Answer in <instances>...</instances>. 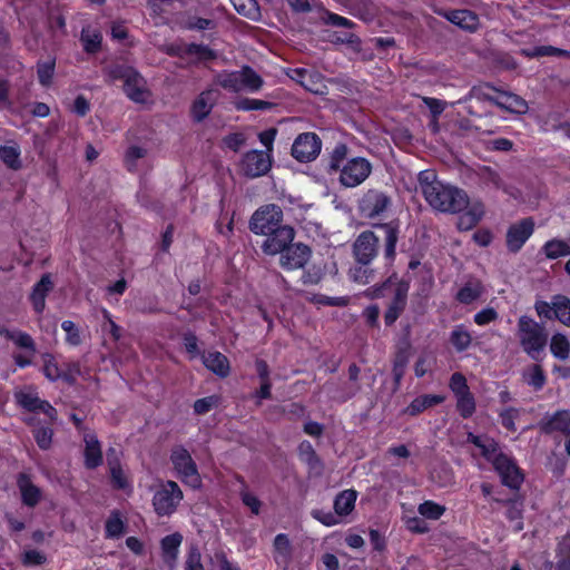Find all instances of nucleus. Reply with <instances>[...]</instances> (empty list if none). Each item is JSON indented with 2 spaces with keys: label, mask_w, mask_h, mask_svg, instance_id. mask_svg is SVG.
<instances>
[{
  "label": "nucleus",
  "mask_w": 570,
  "mask_h": 570,
  "mask_svg": "<svg viewBox=\"0 0 570 570\" xmlns=\"http://www.w3.org/2000/svg\"><path fill=\"white\" fill-rule=\"evenodd\" d=\"M419 185L425 200L435 210L454 214L469 205L464 190L440 181L431 170L420 171Z\"/></svg>",
  "instance_id": "1"
},
{
  "label": "nucleus",
  "mask_w": 570,
  "mask_h": 570,
  "mask_svg": "<svg viewBox=\"0 0 570 570\" xmlns=\"http://www.w3.org/2000/svg\"><path fill=\"white\" fill-rule=\"evenodd\" d=\"M518 337L522 350L532 360L539 358L548 341L544 327L525 315L518 321Z\"/></svg>",
  "instance_id": "2"
},
{
  "label": "nucleus",
  "mask_w": 570,
  "mask_h": 570,
  "mask_svg": "<svg viewBox=\"0 0 570 570\" xmlns=\"http://www.w3.org/2000/svg\"><path fill=\"white\" fill-rule=\"evenodd\" d=\"M356 499L357 491L353 489L343 490L334 499V512L314 509L311 511V515L326 527L337 525L345 522L346 518L353 512Z\"/></svg>",
  "instance_id": "3"
},
{
  "label": "nucleus",
  "mask_w": 570,
  "mask_h": 570,
  "mask_svg": "<svg viewBox=\"0 0 570 570\" xmlns=\"http://www.w3.org/2000/svg\"><path fill=\"white\" fill-rule=\"evenodd\" d=\"M283 219V212L279 206L269 204L258 208L252 216L249 228L254 234L268 235L279 229Z\"/></svg>",
  "instance_id": "4"
},
{
  "label": "nucleus",
  "mask_w": 570,
  "mask_h": 570,
  "mask_svg": "<svg viewBox=\"0 0 570 570\" xmlns=\"http://www.w3.org/2000/svg\"><path fill=\"white\" fill-rule=\"evenodd\" d=\"M183 500V491L174 481L163 483L155 492L153 505L160 517L174 513Z\"/></svg>",
  "instance_id": "5"
},
{
  "label": "nucleus",
  "mask_w": 570,
  "mask_h": 570,
  "mask_svg": "<svg viewBox=\"0 0 570 570\" xmlns=\"http://www.w3.org/2000/svg\"><path fill=\"white\" fill-rule=\"evenodd\" d=\"M391 206V197L379 189H368L358 202L360 214L368 219L382 218Z\"/></svg>",
  "instance_id": "6"
},
{
  "label": "nucleus",
  "mask_w": 570,
  "mask_h": 570,
  "mask_svg": "<svg viewBox=\"0 0 570 570\" xmlns=\"http://www.w3.org/2000/svg\"><path fill=\"white\" fill-rule=\"evenodd\" d=\"M170 459L176 472L183 482L190 485L191 488L200 487L202 480L197 471V466L186 449H174Z\"/></svg>",
  "instance_id": "7"
},
{
  "label": "nucleus",
  "mask_w": 570,
  "mask_h": 570,
  "mask_svg": "<svg viewBox=\"0 0 570 570\" xmlns=\"http://www.w3.org/2000/svg\"><path fill=\"white\" fill-rule=\"evenodd\" d=\"M372 165L363 157L346 160L340 170V181L345 187L361 185L371 174Z\"/></svg>",
  "instance_id": "8"
},
{
  "label": "nucleus",
  "mask_w": 570,
  "mask_h": 570,
  "mask_svg": "<svg viewBox=\"0 0 570 570\" xmlns=\"http://www.w3.org/2000/svg\"><path fill=\"white\" fill-rule=\"evenodd\" d=\"M17 403L29 412H42L50 422L56 421L57 411L47 401L41 400L38 392L32 386H27L16 392Z\"/></svg>",
  "instance_id": "9"
},
{
  "label": "nucleus",
  "mask_w": 570,
  "mask_h": 570,
  "mask_svg": "<svg viewBox=\"0 0 570 570\" xmlns=\"http://www.w3.org/2000/svg\"><path fill=\"white\" fill-rule=\"evenodd\" d=\"M322 141L314 132H303L296 137L292 146V155L302 163L314 160L321 153Z\"/></svg>",
  "instance_id": "10"
},
{
  "label": "nucleus",
  "mask_w": 570,
  "mask_h": 570,
  "mask_svg": "<svg viewBox=\"0 0 570 570\" xmlns=\"http://www.w3.org/2000/svg\"><path fill=\"white\" fill-rule=\"evenodd\" d=\"M272 166V157L268 151L250 150L246 153L240 161V171L250 178L265 175Z\"/></svg>",
  "instance_id": "11"
},
{
  "label": "nucleus",
  "mask_w": 570,
  "mask_h": 570,
  "mask_svg": "<svg viewBox=\"0 0 570 570\" xmlns=\"http://www.w3.org/2000/svg\"><path fill=\"white\" fill-rule=\"evenodd\" d=\"M121 78H124V90L130 100L138 104H146L150 100L151 95L146 80L136 70L126 69Z\"/></svg>",
  "instance_id": "12"
},
{
  "label": "nucleus",
  "mask_w": 570,
  "mask_h": 570,
  "mask_svg": "<svg viewBox=\"0 0 570 570\" xmlns=\"http://www.w3.org/2000/svg\"><path fill=\"white\" fill-rule=\"evenodd\" d=\"M492 465L500 475L501 482L504 485L514 490L520 488L523 481V475L515 462L509 455L502 453L494 460Z\"/></svg>",
  "instance_id": "13"
},
{
  "label": "nucleus",
  "mask_w": 570,
  "mask_h": 570,
  "mask_svg": "<svg viewBox=\"0 0 570 570\" xmlns=\"http://www.w3.org/2000/svg\"><path fill=\"white\" fill-rule=\"evenodd\" d=\"M379 237L371 230L361 233L353 244V255L357 263H372L377 255Z\"/></svg>",
  "instance_id": "14"
},
{
  "label": "nucleus",
  "mask_w": 570,
  "mask_h": 570,
  "mask_svg": "<svg viewBox=\"0 0 570 570\" xmlns=\"http://www.w3.org/2000/svg\"><path fill=\"white\" fill-rule=\"evenodd\" d=\"M267 238L262 244V249L267 255L282 254L285 248L293 242L295 230L288 225L282 226L279 229L266 235Z\"/></svg>",
  "instance_id": "15"
},
{
  "label": "nucleus",
  "mask_w": 570,
  "mask_h": 570,
  "mask_svg": "<svg viewBox=\"0 0 570 570\" xmlns=\"http://www.w3.org/2000/svg\"><path fill=\"white\" fill-rule=\"evenodd\" d=\"M219 98V92L216 89L209 88L202 91L193 101L190 107V116L194 121L202 122L212 112L214 106Z\"/></svg>",
  "instance_id": "16"
},
{
  "label": "nucleus",
  "mask_w": 570,
  "mask_h": 570,
  "mask_svg": "<svg viewBox=\"0 0 570 570\" xmlns=\"http://www.w3.org/2000/svg\"><path fill=\"white\" fill-rule=\"evenodd\" d=\"M311 256L309 248L304 244L288 245L281 254V266L287 271L298 269L304 267Z\"/></svg>",
  "instance_id": "17"
},
{
  "label": "nucleus",
  "mask_w": 570,
  "mask_h": 570,
  "mask_svg": "<svg viewBox=\"0 0 570 570\" xmlns=\"http://www.w3.org/2000/svg\"><path fill=\"white\" fill-rule=\"evenodd\" d=\"M534 223L530 218L512 225L507 234V246L511 252H518L532 235Z\"/></svg>",
  "instance_id": "18"
},
{
  "label": "nucleus",
  "mask_w": 570,
  "mask_h": 570,
  "mask_svg": "<svg viewBox=\"0 0 570 570\" xmlns=\"http://www.w3.org/2000/svg\"><path fill=\"white\" fill-rule=\"evenodd\" d=\"M291 78L313 94L323 95L326 92L324 78L317 71L296 68L292 70Z\"/></svg>",
  "instance_id": "19"
},
{
  "label": "nucleus",
  "mask_w": 570,
  "mask_h": 570,
  "mask_svg": "<svg viewBox=\"0 0 570 570\" xmlns=\"http://www.w3.org/2000/svg\"><path fill=\"white\" fill-rule=\"evenodd\" d=\"M273 558L282 570H287L293 559V546L285 533H279L273 542Z\"/></svg>",
  "instance_id": "20"
},
{
  "label": "nucleus",
  "mask_w": 570,
  "mask_h": 570,
  "mask_svg": "<svg viewBox=\"0 0 570 570\" xmlns=\"http://www.w3.org/2000/svg\"><path fill=\"white\" fill-rule=\"evenodd\" d=\"M451 23L463 30L473 32L479 28L480 20L476 13L468 9H458L440 12Z\"/></svg>",
  "instance_id": "21"
},
{
  "label": "nucleus",
  "mask_w": 570,
  "mask_h": 570,
  "mask_svg": "<svg viewBox=\"0 0 570 570\" xmlns=\"http://www.w3.org/2000/svg\"><path fill=\"white\" fill-rule=\"evenodd\" d=\"M83 459L87 469H96L102 463V450L97 435L91 432L83 434Z\"/></svg>",
  "instance_id": "22"
},
{
  "label": "nucleus",
  "mask_w": 570,
  "mask_h": 570,
  "mask_svg": "<svg viewBox=\"0 0 570 570\" xmlns=\"http://www.w3.org/2000/svg\"><path fill=\"white\" fill-rule=\"evenodd\" d=\"M543 429L547 432H560L567 435L566 452L570 455V411L561 410L552 414L544 423Z\"/></svg>",
  "instance_id": "23"
},
{
  "label": "nucleus",
  "mask_w": 570,
  "mask_h": 570,
  "mask_svg": "<svg viewBox=\"0 0 570 570\" xmlns=\"http://www.w3.org/2000/svg\"><path fill=\"white\" fill-rule=\"evenodd\" d=\"M53 289V282L49 273L43 274L38 283L32 287L30 301L33 309L40 314L46 308V297Z\"/></svg>",
  "instance_id": "24"
},
{
  "label": "nucleus",
  "mask_w": 570,
  "mask_h": 570,
  "mask_svg": "<svg viewBox=\"0 0 570 570\" xmlns=\"http://www.w3.org/2000/svg\"><path fill=\"white\" fill-rule=\"evenodd\" d=\"M466 440L474 444L480 450L481 455L491 463L502 454L498 443L487 435H474L473 433H469Z\"/></svg>",
  "instance_id": "25"
},
{
  "label": "nucleus",
  "mask_w": 570,
  "mask_h": 570,
  "mask_svg": "<svg viewBox=\"0 0 570 570\" xmlns=\"http://www.w3.org/2000/svg\"><path fill=\"white\" fill-rule=\"evenodd\" d=\"M181 542L183 535L177 532L166 535L160 542L163 559L169 568H174L177 563Z\"/></svg>",
  "instance_id": "26"
},
{
  "label": "nucleus",
  "mask_w": 570,
  "mask_h": 570,
  "mask_svg": "<svg viewBox=\"0 0 570 570\" xmlns=\"http://www.w3.org/2000/svg\"><path fill=\"white\" fill-rule=\"evenodd\" d=\"M409 287L404 284H399L394 292L393 301L391 302L384 315L386 325H392L401 315L405 307Z\"/></svg>",
  "instance_id": "27"
},
{
  "label": "nucleus",
  "mask_w": 570,
  "mask_h": 570,
  "mask_svg": "<svg viewBox=\"0 0 570 570\" xmlns=\"http://www.w3.org/2000/svg\"><path fill=\"white\" fill-rule=\"evenodd\" d=\"M464 209L466 210L458 219V228L460 230H470L482 219L484 206L481 202L475 200L469 202Z\"/></svg>",
  "instance_id": "28"
},
{
  "label": "nucleus",
  "mask_w": 570,
  "mask_h": 570,
  "mask_svg": "<svg viewBox=\"0 0 570 570\" xmlns=\"http://www.w3.org/2000/svg\"><path fill=\"white\" fill-rule=\"evenodd\" d=\"M384 233V257L392 262L395 257V247L399 240L400 227L396 222H390L377 226Z\"/></svg>",
  "instance_id": "29"
},
{
  "label": "nucleus",
  "mask_w": 570,
  "mask_h": 570,
  "mask_svg": "<svg viewBox=\"0 0 570 570\" xmlns=\"http://www.w3.org/2000/svg\"><path fill=\"white\" fill-rule=\"evenodd\" d=\"M490 100L501 109L510 112L523 115L529 109L527 101L522 97L512 92H502L499 98Z\"/></svg>",
  "instance_id": "30"
},
{
  "label": "nucleus",
  "mask_w": 570,
  "mask_h": 570,
  "mask_svg": "<svg viewBox=\"0 0 570 570\" xmlns=\"http://www.w3.org/2000/svg\"><path fill=\"white\" fill-rule=\"evenodd\" d=\"M18 488L21 493V500L23 504L28 507H35L41 499L40 489L35 485L31 479L26 474H20L18 478Z\"/></svg>",
  "instance_id": "31"
},
{
  "label": "nucleus",
  "mask_w": 570,
  "mask_h": 570,
  "mask_svg": "<svg viewBox=\"0 0 570 570\" xmlns=\"http://www.w3.org/2000/svg\"><path fill=\"white\" fill-rule=\"evenodd\" d=\"M204 365L220 377H226L230 372L228 358L219 352H209L203 356Z\"/></svg>",
  "instance_id": "32"
},
{
  "label": "nucleus",
  "mask_w": 570,
  "mask_h": 570,
  "mask_svg": "<svg viewBox=\"0 0 570 570\" xmlns=\"http://www.w3.org/2000/svg\"><path fill=\"white\" fill-rule=\"evenodd\" d=\"M0 335L12 341L18 347L26 350L30 355L37 352L33 338L26 332L0 327Z\"/></svg>",
  "instance_id": "33"
},
{
  "label": "nucleus",
  "mask_w": 570,
  "mask_h": 570,
  "mask_svg": "<svg viewBox=\"0 0 570 570\" xmlns=\"http://www.w3.org/2000/svg\"><path fill=\"white\" fill-rule=\"evenodd\" d=\"M444 401V397L435 394H424L415 397L409 406L404 410V413L411 416H416L429 407L438 405Z\"/></svg>",
  "instance_id": "34"
},
{
  "label": "nucleus",
  "mask_w": 570,
  "mask_h": 570,
  "mask_svg": "<svg viewBox=\"0 0 570 570\" xmlns=\"http://www.w3.org/2000/svg\"><path fill=\"white\" fill-rule=\"evenodd\" d=\"M110 476L112 483L118 489H125L128 485L127 478L120 466V462L117 458V452L115 449H110L107 454Z\"/></svg>",
  "instance_id": "35"
},
{
  "label": "nucleus",
  "mask_w": 570,
  "mask_h": 570,
  "mask_svg": "<svg viewBox=\"0 0 570 570\" xmlns=\"http://www.w3.org/2000/svg\"><path fill=\"white\" fill-rule=\"evenodd\" d=\"M216 82L232 92L244 91L242 69L233 72H223L216 77Z\"/></svg>",
  "instance_id": "36"
},
{
  "label": "nucleus",
  "mask_w": 570,
  "mask_h": 570,
  "mask_svg": "<svg viewBox=\"0 0 570 570\" xmlns=\"http://www.w3.org/2000/svg\"><path fill=\"white\" fill-rule=\"evenodd\" d=\"M20 154V147L16 142L0 146V158L10 169L18 170L21 168Z\"/></svg>",
  "instance_id": "37"
},
{
  "label": "nucleus",
  "mask_w": 570,
  "mask_h": 570,
  "mask_svg": "<svg viewBox=\"0 0 570 570\" xmlns=\"http://www.w3.org/2000/svg\"><path fill=\"white\" fill-rule=\"evenodd\" d=\"M371 263H357L348 271V277L355 283L366 285L374 281L375 272L368 265Z\"/></svg>",
  "instance_id": "38"
},
{
  "label": "nucleus",
  "mask_w": 570,
  "mask_h": 570,
  "mask_svg": "<svg viewBox=\"0 0 570 570\" xmlns=\"http://www.w3.org/2000/svg\"><path fill=\"white\" fill-rule=\"evenodd\" d=\"M550 351L556 358L567 361L570 357V341L566 335L557 333L551 337Z\"/></svg>",
  "instance_id": "39"
},
{
  "label": "nucleus",
  "mask_w": 570,
  "mask_h": 570,
  "mask_svg": "<svg viewBox=\"0 0 570 570\" xmlns=\"http://www.w3.org/2000/svg\"><path fill=\"white\" fill-rule=\"evenodd\" d=\"M554 316L566 326H570V299L564 295L552 297Z\"/></svg>",
  "instance_id": "40"
},
{
  "label": "nucleus",
  "mask_w": 570,
  "mask_h": 570,
  "mask_svg": "<svg viewBox=\"0 0 570 570\" xmlns=\"http://www.w3.org/2000/svg\"><path fill=\"white\" fill-rule=\"evenodd\" d=\"M542 250L547 258L556 259L570 255V245L561 239H551L543 245Z\"/></svg>",
  "instance_id": "41"
},
{
  "label": "nucleus",
  "mask_w": 570,
  "mask_h": 570,
  "mask_svg": "<svg viewBox=\"0 0 570 570\" xmlns=\"http://www.w3.org/2000/svg\"><path fill=\"white\" fill-rule=\"evenodd\" d=\"M557 570H570V534L564 535L556 550Z\"/></svg>",
  "instance_id": "42"
},
{
  "label": "nucleus",
  "mask_w": 570,
  "mask_h": 570,
  "mask_svg": "<svg viewBox=\"0 0 570 570\" xmlns=\"http://www.w3.org/2000/svg\"><path fill=\"white\" fill-rule=\"evenodd\" d=\"M80 39L86 52L95 53L100 49L102 37L98 30L91 29L89 27L83 28L81 30Z\"/></svg>",
  "instance_id": "43"
},
{
  "label": "nucleus",
  "mask_w": 570,
  "mask_h": 570,
  "mask_svg": "<svg viewBox=\"0 0 570 570\" xmlns=\"http://www.w3.org/2000/svg\"><path fill=\"white\" fill-rule=\"evenodd\" d=\"M483 293V287L479 282L465 284L456 294V299L462 304H470L476 301Z\"/></svg>",
  "instance_id": "44"
},
{
  "label": "nucleus",
  "mask_w": 570,
  "mask_h": 570,
  "mask_svg": "<svg viewBox=\"0 0 570 570\" xmlns=\"http://www.w3.org/2000/svg\"><path fill=\"white\" fill-rule=\"evenodd\" d=\"M522 53L528 58L558 56L570 58V51L553 46H539L532 49H523Z\"/></svg>",
  "instance_id": "45"
},
{
  "label": "nucleus",
  "mask_w": 570,
  "mask_h": 570,
  "mask_svg": "<svg viewBox=\"0 0 570 570\" xmlns=\"http://www.w3.org/2000/svg\"><path fill=\"white\" fill-rule=\"evenodd\" d=\"M450 341L458 352H463L470 346L472 337L463 325H456L451 332Z\"/></svg>",
  "instance_id": "46"
},
{
  "label": "nucleus",
  "mask_w": 570,
  "mask_h": 570,
  "mask_svg": "<svg viewBox=\"0 0 570 570\" xmlns=\"http://www.w3.org/2000/svg\"><path fill=\"white\" fill-rule=\"evenodd\" d=\"M43 360V374L50 381H57L58 379H63L66 381H71V377L68 375H65L57 362L55 361V357L51 354H45L42 356Z\"/></svg>",
  "instance_id": "47"
},
{
  "label": "nucleus",
  "mask_w": 570,
  "mask_h": 570,
  "mask_svg": "<svg viewBox=\"0 0 570 570\" xmlns=\"http://www.w3.org/2000/svg\"><path fill=\"white\" fill-rule=\"evenodd\" d=\"M242 75L244 82V91L256 92L262 88L264 81L262 77L252 68L243 67Z\"/></svg>",
  "instance_id": "48"
},
{
  "label": "nucleus",
  "mask_w": 570,
  "mask_h": 570,
  "mask_svg": "<svg viewBox=\"0 0 570 570\" xmlns=\"http://www.w3.org/2000/svg\"><path fill=\"white\" fill-rule=\"evenodd\" d=\"M56 62L55 59H47L45 61H39L37 65V75L39 82L48 87L52 82V77L55 73Z\"/></svg>",
  "instance_id": "49"
},
{
  "label": "nucleus",
  "mask_w": 570,
  "mask_h": 570,
  "mask_svg": "<svg viewBox=\"0 0 570 570\" xmlns=\"http://www.w3.org/2000/svg\"><path fill=\"white\" fill-rule=\"evenodd\" d=\"M181 56L195 57L197 60H212L216 57L214 51L207 46L203 45H188L184 48Z\"/></svg>",
  "instance_id": "50"
},
{
  "label": "nucleus",
  "mask_w": 570,
  "mask_h": 570,
  "mask_svg": "<svg viewBox=\"0 0 570 570\" xmlns=\"http://www.w3.org/2000/svg\"><path fill=\"white\" fill-rule=\"evenodd\" d=\"M236 11L249 19H257L259 8L256 0H230Z\"/></svg>",
  "instance_id": "51"
},
{
  "label": "nucleus",
  "mask_w": 570,
  "mask_h": 570,
  "mask_svg": "<svg viewBox=\"0 0 570 570\" xmlns=\"http://www.w3.org/2000/svg\"><path fill=\"white\" fill-rule=\"evenodd\" d=\"M417 510L422 517L431 520H438L444 514L445 507L433 501H424L419 505Z\"/></svg>",
  "instance_id": "52"
},
{
  "label": "nucleus",
  "mask_w": 570,
  "mask_h": 570,
  "mask_svg": "<svg viewBox=\"0 0 570 570\" xmlns=\"http://www.w3.org/2000/svg\"><path fill=\"white\" fill-rule=\"evenodd\" d=\"M508 503L507 518L514 522L513 529L515 532H519L523 529L522 522V503L510 500Z\"/></svg>",
  "instance_id": "53"
},
{
  "label": "nucleus",
  "mask_w": 570,
  "mask_h": 570,
  "mask_svg": "<svg viewBox=\"0 0 570 570\" xmlns=\"http://www.w3.org/2000/svg\"><path fill=\"white\" fill-rule=\"evenodd\" d=\"M456 409L461 416L470 417L475 412V401L471 392L455 396Z\"/></svg>",
  "instance_id": "54"
},
{
  "label": "nucleus",
  "mask_w": 570,
  "mask_h": 570,
  "mask_svg": "<svg viewBox=\"0 0 570 570\" xmlns=\"http://www.w3.org/2000/svg\"><path fill=\"white\" fill-rule=\"evenodd\" d=\"M273 107L272 102L261 100V99H254V98H243L235 102V108L237 110H264L269 109Z\"/></svg>",
  "instance_id": "55"
},
{
  "label": "nucleus",
  "mask_w": 570,
  "mask_h": 570,
  "mask_svg": "<svg viewBox=\"0 0 570 570\" xmlns=\"http://www.w3.org/2000/svg\"><path fill=\"white\" fill-rule=\"evenodd\" d=\"M409 361H410V352H409L407 347H405L404 350H401L395 355L394 365H393V374H394L395 382L397 384L400 383L401 379L404 375L405 367H406Z\"/></svg>",
  "instance_id": "56"
},
{
  "label": "nucleus",
  "mask_w": 570,
  "mask_h": 570,
  "mask_svg": "<svg viewBox=\"0 0 570 570\" xmlns=\"http://www.w3.org/2000/svg\"><path fill=\"white\" fill-rule=\"evenodd\" d=\"M147 155V150L140 146L132 145L128 147L125 154V165L128 170H135L137 161Z\"/></svg>",
  "instance_id": "57"
},
{
  "label": "nucleus",
  "mask_w": 570,
  "mask_h": 570,
  "mask_svg": "<svg viewBox=\"0 0 570 570\" xmlns=\"http://www.w3.org/2000/svg\"><path fill=\"white\" fill-rule=\"evenodd\" d=\"M527 383L535 390H540L546 384L544 373L539 365H532L524 374Z\"/></svg>",
  "instance_id": "58"
},
{
  "label": "nucleus",
  "mask_w": 570,
  "mask_h": 570,
  "mask_svg": "<svg viewBox=\"0 0 570 570\" xmlns=\"http://www.w3.org/2000/svg\"><path fill=\"white\" fill-rule=\"evenodd\" d=\"M124 532V522L118 512H114L106 521V537L118 538Z\"/></svg>",
  "instance_id": "59"
},
{
  "label": "nucleus",
  "mask_w": 570,
  "mask_h": 570,
  "mask_svg": "<svg viewBox=\"0 0 570 570\" xmlns=\"http://www.w3.org/2000/svg\"><path fill=\"white\" fill-rule=\"evenodd\" d=\"M185 570H205L204 564L202 562L200 550L195 544L189 547L185 560Z\"/></svg>",
  "instance_id": "60"
},
{
  "label": "nucleus",
  "mask_w": 570,
  "mask_h": 570,
  "mask_svg": "<svg viewBox=\"0 0 570 570\" xmlns=\"http://www.w3.org/2000/svg\"><path fill=\"white\" fill-rule=\"evenodd\" d=\"M501 424L509 431L515 432V420L520 416V411L514 407H507L500 411Z\"/></svg>",
  "instance_id": "61"
},
{
  "label": "nucleus",
  "mask_w": 570,
  "mask_h": 570,
  "mask_svg": "<svg viewBox=\"0 0 570 570\" xmlns=\"http://www.w3.org/2000/svg\"><path fill=\"white\" fill-rule=\"evenodd\" d=\"M347 155V147L343 144L337 145L331 156L328 168L330 170H341L345 163Z\"/></svg>",
  "instance_id": "62"
},
{
  "label": "nucleus",
  "mask_w": 570,
  "mask_h": 570,
  "mask_svg": "<svg viewBox=\"0 0 570 570\" xmlns=\"http://www.w3.org/2000/svg\"><path fill=\"white\" fill-rule=\"evenodd\" d=\"M61 328L66 332V341L68 344L77 346L81 343L79 328L72 321H63Z\"/></svg>",
  "instance_id": "63"
},
{
  "label": "nucleus",
  "mask_w": 570,
  "mask_h": 570,
  "mask_svg": "<svg viewBox=\"0 0 570 570\" xmlns=\"http://www.w3.org/2000/svg\"><path fill=\"white\" fill-rule=\"evenodd\" d=\"M53 431L50 428H39L33 431L35 440L42 450L51 446Z\"/></svg>",
  "instance_id": "64"
}]
</instances>
